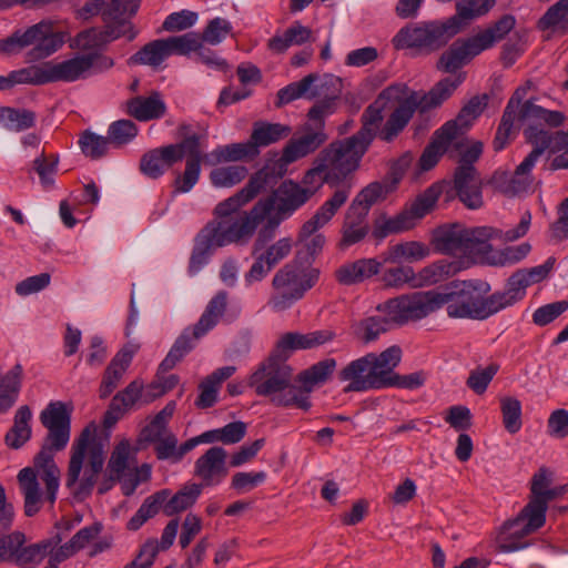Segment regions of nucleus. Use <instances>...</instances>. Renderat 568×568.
I'll list each match as a JSON object with an SVG mask.
<instances>
[{"label": "nucleus", "mask_w": 568, "mask_h": 568, "mask_svg": "<svg viewBox=\"0 0 568 568\" xmlns=\"http://www.w3.org/2000/svg\"><path fill=\"white\" fill-rule=\"evenodd\" d=\"M40 422L48 433L33 458L34 467L22 468L17 477L27 517L38 514L43 501L51 506L55 503L61 473L54 454L67 447L71 436V412L63 402L49 403L40 414Z\"/></svg>", "instance_id": "f257e3e1"}, {"label": "nucleus", "mask_w": 568, "mask_h": 568, "mask_svg": "<svg viewBox=\"0 0 568 568\" xmlns=\"http://www.w3.org/2000/svg\"><path fill=\"white\" fill-rule=\"evenodd\" d=\"M491 287L481 280L454 281L444 290L414 292L422 320L446 306L450 318L484 321L495 315L494 305L488 295Z\"/></svg>", "instance_id": "f03ea898"}, {"label": "nucleus", "mask_w": 568, "mask_h": 568, "mask_svg": "<svg viewBox=\"0 0 568 568\" xmlns=\"http://www.w3.org/2000/svg\"><path fill=\"white\" fill-rule=\"evenodd\" d=\"M97 425L90 423L82 429L71 448L65 486L79 501L91 496L103 469L104 446L97 437Z\"/></svg>", "instance_id": "7ed1b4c3"}, {"label": "nucleus", "mask_w": 568, "mask_h": 568, "mask_svg": "<svg viewBox=\"0 0 568 568\" xmlns=\"http://www.w3.org/2000/svg\"><path fill=\"white\" fill-rule=\"evenodd\" d=\"M293 369L273 352L250 376L248 385L256 395L270 397L276 406H295L303 410L311 407L305 392L292 384Z\"/></svg>", "instance_id": "20e7f679"}, {"label": "nucleus", "mask_w": 568, "mask_h": 568, "mask_svg": "<svg viewBox=\"0 0 568 568\" xmlns=\"http://www.w3.org/2000/svg\"><path fill=\"white\" fill-rule=\"evenodd\" d=\"M93 54H78L61 62H47L31 65L0 75V91L12 89L17 84L43 85L53 82H74L90 75L93 68Z\"/></svg>", "instance_id": "39448f33"}, {"label": "nucleus", "mask_w": 568, "mask_h": 568, "mask_svg": "<svg viewBox=\"0 0 568 568\" xmlns=\"http://www.w3.org/2000/svg\"><path fill=\"white\" fill-rule=\"evenodd\" d=\"M457 34L454 19H433L407 23L397 31L392 42L397 50L430 55L444 49Z\"/></svg>", "instance_id": "423d86ee"}, {"label": "nucleus", "mask_w": 568, "mask_h": 568, "mask_svg": "<svg viewBox=\"0 0 568 568\" xmlns=\"http://www.w3.org/2000/svg\"><path fill=\"white\" fill-rule=\"evenodd\" d=\"M379 315L368 316L359 321L354 332L365 343H371L394 325L403 326L409 322L422 320L415 293H406L379 303L376 306Z\"/></svg>", "instance_id": "0eeeda50"}, {"label": "nucleus", "mask_w": 568, "mask_h": 568, "mask_svg": "<svg viewBox=\"0 0 568 568\" xmlns=\"http://www.w3.org/2000/svg\"><path fill=\"white\" fill-rule=\"evenodd\" d=\"M227 292H217L207 303L204 312L193 326H187L178 336L165 358L159 365V373L175 367L196 345L197 341L213 329L224 315L227 306Z\"/></svg>", "instance_id": "6e6552de"}, {"label": "nucleus", "mask_w": 568, "mask_h": 568, "mask_svg": "<svg viewBox=\"0 0 568 568\" xmlns=\"http://www.w3.org/2000/svg\"><path fill=\"white\" fill-rule=\"evenodd\" d=\"M371 144L356 133L332 142L322 151L323 160L326 162L325 183L337 186L341 182H353L352 174L359 168L361 160Z\"/></svg>", "instance_id": "1a4fd4ad"}, {"label": "nucleus", "mask_w": 568, "mask_h": 568, "mask_svg": "<svg viewBox=\"0 0 568 568\" xmlns=\"http://www.w3.org/2000/svg\"><path fill=\"white\" fill-rule=\"evenodd\" d=\"M273 206V199L260 200L248 212H242L232 219L212 220L204 229L220 247L230 244H246Z\"/></svg>", "instance_id": "9d476101"}, {"label": "nucleus", "mask_w": 568, "mask_h": 568, "mask_svg": "<svg viewBox=\"0 0 568 568\" xmlns=\"http://www.w3.org/2000/svg\"><path fill=\"white\" fill-rule=\"evenodd\" d=\"M393 356L388 347L378 355L368 353L348 363L338 372V379L348 382L344 392L383 389L386 369H389L390 364L393 365L395 362Z\"/></svg>", "instance_id": "9b49d317"}, {"label": "nucleus", "mask_w": 568, "mask_h": 568, "mask_svg": "<svg viewBox=\"0 0 568 568\" xmlns=\"http://www.w3.org/2000/svg\"><path fill=\"white\" fill-rule=\"evenodd\" d=\"M30 45H33L29 52L30 60H41L57 52L63 45V38L53 31L51 22L41 21L0 39V54H16Z\"/></svg>", "instance_id": "f8f14e48"}, {"label": "nucleus", "mask_w": 568, "mask_h": 568, "mask_svg": "<svg viewBox=\"0 0 568 568\" xmlns=\"http://www.w3.org/2000/svg\"><path fill=\"white\" fill-rule=\"evenodd\" d=\"M318 280V271L305 272L297 263H287L282 266L272 280V287L276 292L270 300L275 311H284L312 288Z\"/></svg>", "instance_id": "ddd939ff"}, {"label": "nucleus", "mask_w": 568, "mask_h": 568, "mask_svg": "<svg viewBox=\"0 0 568 568\" xmlns=\"http://www.w3.org/2000/svg\"><path fill=\"white\" fill-rule=\"evenodd\" d=\"M449 270L450 265L442 261L424 267L418 274H415L413 267L402 265L385 270L382 274V282L386 287L392 288L405 286L416 288L443 281L449 274Z\"/></svg>", "instance_id": "4468645a"}, {"label": "nucleus", "mask_w": 568, "mask_h": 568, "mask_svg": "<svg viewBox=\"0 0 568 568\" xmlns=\"http://www.w3.org/2000/svg\"><path fill=\"white\" fill-rule=\"evenodd\" d=\"M405 93L406 87L402 84H393L385 88L363 112L361 116L362 128L356 134L372 143L383 122L384 110L393 106Z\"/></svg>", "instance_id": "2eb2a0df"}, {"label": "nucleus", "mask_w": 568, "mask_h": 568, "mask_svg": "<svg viewBox=\"0 0 568 568\" xmlns=\"http://www.w3.org/2000/svg\"><path fill=\"white\" fill-rule=\"evenodd\" d=\"M292 248V239L282 237L266 245L265 248L256 255H253L255 261L244 275L246 285L263 281L278 263L291 254Z\"/></svg>", "instance_id": "dca6fc26"}, {"label": "nucleus", "mask_w": 568, "mask_h": 568, "mask_svg": "<svg viewBox=\"0 0 568 568\" xmlns=\"http://www.w3.org/2000/svg\"><path fill=\"white\" fill-rule=\"evenodd\" d=\"M313 91H321V98L308 111L310 123L324 130L325 118L333 114L337 108V101L342 93V81L333 74L320 78Z\"/></svg>", "instance_id": "f3484780"}, {"label": "nucleus", "mask_w": 568, "mask_h": 568, "mask_svg": "<svg viewBox=\"0 0 568 568\" xmlns=\"http://www.w3.org/2000/svg\"><path fill=\"white\" fill-rule=\"evenodd\" d=\"M544 524L534 523L531 513L526 511L525 506L515 519L504 524L497 539L498 549L503 552H511L526 548L528 542L525 537L542 527Z\"/></svg>", "instance_id": "a211bd4d"}, {"label": "nucleus", "mask_w": 568, "mask_h": 568, "mask_svg": "<svg viewBox=\"0 0 568 568\" xmlns=\"http://www.w3.org/2000/svg\"><path fill=\"white\" fill-rule=\"evenodd\" d=\"M353 182H341L332 194L315 212V214L306 221L301 231L300 239H306L313 235L318 229L326 225L337 213V211L346 203L353 189Z\"/></svg>", "instance_id": "6ab92c4d"}, {"label": "nucleus", "mask_w": 568, "mask_h": 568, "mask_svg": "<svg viewBox=\"0 0 568 568\" xmlns=\"http://www.w3.org/2000/svg\"><path fill=\"white\" fill-rule=\"evenodd\" d=\"M334 338L335 333L331 329H320L306 334L288 332L277 341L273 353L286 362L294 351L316 348L332 342Z\"/></svg>", "instance_id": "aec40b11"}, {"label": "nucleus", "mask_w": 568, "mask_h": 568, "mask_svg": "<svg viewBox=\"0 0 568 568\" xmlns=\"http://www.w3.org/2000/svg\"><path fill=\"white\" fill-rule=\"evenodd\" d=\"M227 453L223 447L213 446L194 464V475L202 479V488L219 485L227 476Z\"/></svg>", "instance_id": "412c9836"}, {"label": "nucleus", "mask_w": 568, "mask_h": 568, "mask_svg": "<svg viewBox=\"0 0 568 568\" xmlns=\"http://www.w3.org/2000/svg\"><path fill=\"white\" fill-rule=\"evenodd\" d=\"M182 146L183 144H168L145 152L140 160L141 172L150 179H159L183 160Z\"/></svg>", "instance_id": "4be33fe9"}, {"label": "nucleus", "mask_w": 568, "mask_h": 568, "mask_svg": "<svg viewBox=\"0 0 568 568\" xmlns=\"http://www.w3.org/2000/svg\"><path fill=\"white\" fill-rule=\"evenodd\" d=\"M481 52L474 37L457 39L440 54L436 68L442 72L456 73Z\"/></svg>", "instance_id": "5701e85b"}, {"label": "nucleus", "mask_w": 568, "mask_h": 568, "mask_svg": "<svg viewBox=\"0 0 568 568\" xmlns=\"http://www.w3.org/2000/svg\"><path fill=\"white\" fill-rule=\"evenodd\" d=\"M141 0H90L79 10L82 19H89L99 13L104 22L129 14L134 16L140 8Z\"/></svg>", "instance_id": "b1692460"}, {"label": "nucleus", "mask_w": 568, "mask_h": 568, "mask_svg": "<svg viewBox=\"0 0 568 568\" xmlns=\"http://www.w3.org/2000/svg\"><path fill=\"white\" fill-rule=\"evenodd\" d=\"M327 140V134L323 129L316 128L308 123L305 126V133L297 138L292 139L283 149L281 161L284 164H290L296 160L306 156L316 151Z\"/></svg>", "instance_id": "393cba45"}, {"label": "nucleus", "mask_w": 568, "mask_h": 568, "mask_svg": "<svg viewBox=\"0 0 568 568\" xmlns=\"http://www.w3.org/2000/svg\"><path fill=\"white\" fill-rule=\"evenodd\" d=\"M396 103L397 106L379 131V138L385 142L393 141L408 124L415 111L419 109L418 95L415 92L408 97L404 94Z\"/></svg>", "instance_id": "a878e982"}, {"label": "nucleus", "mask_w": 568, "mask_h": 568, "mask_svg": "<svg viewBox=\"0 0 568 568\" xmlns=\"http://www.w3.org/2000/svg\"><path fill=\"white\" fill-rule=\"evenodd\" d=\"M501 237V231L491 226L466 227L464 241V256L487 263L493 254V239Z\"/></svg>", "instance_id": "bb28decb"}, {"label": "nucleus", "mask_w": 568, "mask_h": 568, "mask_svg": "<svg viewBox=\"0 0 568 568\" xmlns=\"http://www.w3.org/2000/svg\"><path fill=\"white\" fill-rule=\"evenodd\" d=\"M316 187H306L301 184L287 180L284 181L273 196L274 206H278L281 213L292 215L295 211L302 207L315 194Z\"/></svg>", "instance_id": "cd10ccee"}, {"label": "nucleus", "mask_w": 568, "mask_h": 568, "mask_svg": "<svg viewBox=\"0 0 568 568\" xmlns=\"http://www.w3.org/2000/svg\"><path fill=\"white\" fill-rule=\"evenodd\" d=\"M142 390L143 383L134 379L124 389L116 393L104 413L103 426L113 427L140 399L143 400Z\"/></svg>", "instance_id": "c85d7f7f"}, {"label": "nucleus", "mask_w": 568, "mask_h": 568, "mask_svg": "<svg viewBox=\"0 0 568 568\" xmlns=\"http://www.w3.org/2000/svg\"><path fill=\"white\" fill-rule=\"evenodd\" d=\"M456 139V123L446 122L435 131L430 143L425 148L419 158V168L422 171L433 169L439 161V158L447 151L450 143Z\"/></svg>", "instance_id": "c756f323"}, {"label": "nucleus", "mask_w": 568, "mask_h": 568, "mask_svg": "<svg viewBox=\"0 0 568 568\" xmlns=\"http://www.w3.org/2000/svg\"><path fill=\"white\" fill-rule=\"evenodd\" d=\"M125 112L141 122L161 119L166 112V104L158 91L149 97L138 95L125 102Z\"/></svg>", "instance_id": "7c9ffc66"}, {"label": "nucleus", "mask_w": 568, "mask_h": 568, "mask_svg": "<svg viewBox=\"0 0 568 568\" xmlns=\"http://www.w3.org/2000/svg\"><path fill=\"white\" fill-rule=\"evenodd\" d=\"M552 484V471L542 466L534 474L530 480L531 498L526 505V511L532 515L536 524L545 523L544 497Z\"/></svg>", "instance_id": "2f4dec72"}, {"label": "nucleus", "mask_w": 568, "mask_h": 568, "mask_svg": "<svg viewBox=\"0 0 568 568\" xmlns=\"http://www.w3.org/2000/svg\"><path fill=\"white\" fill-rule=\"evenodd\" d=\"M135 351L133 346L123 347L112 358L100 385L99 393L101 398H106L118 387L123 374L132 362Z\"/></svg>", "instance_id": "473e14b6"}, {"label": "nucleus", "mask_w": 568, "mask_h": 568, "mask_svg": "<svg viewBox=\"0 0 568 568\" xmlns=\"http://www.w3.org/2000/svg\"><path fill=\"white\" fill-rule=\"evenodd\" d=\"M535 164L536 161L526 156L511 176L507 178L506 174H503L499 179L495 178L499 191L507 196H515L527 192L534 182L531 170Z\"/></svg>", "instance_id": "72a5a7b5"}, {"label": "nucleus", "mask_w": 568, "mask_h": 568, "mask_svg": "<svg viewBox=\"0 0 568 568\" xmlns=\"http://www.w3.org/2000/svg\"><path fill=\"white\" fill-rule=\"evenodd\" d=\"M466 226L460 223L445 224L434 231L433 244L443 254L464 255Z\"/></svg>", "instance_id": "f704fd0d"}, {"label": "nucleus", "mask_w": 568, "mask_h": 568, "mask_svg": "<svg viewBox=\"0 0 568 568\" xmlns=\"http://www.w3.org/2000/svg\"><path fill=\"white\" fill-rule=\"evenodd\" d=\"M389 353L394 355L395 358L394 364H390V368L386 369V376L384 379L383 388L388 387H398L405 389H417L424 386L427 379V373L424 371H417L407 375H399L394 372V369L398 366L402 359V349L397 345H393L389 347Z\"/></svg>", "instance_id": "c9c22d12"}, {"label": "nucleus", "mask_w": 568, "mask_h": 568, "mask_svg": "<svg viewBox=\"0 0 568 568\" xmlns=\"http://www.w3.org/2000/svg\"><path fill=\"white\" fill-rule=\"evenodd\" d=\"M528 282L521 272L516 271L507 280L505 290L498 291L490 294L491 303L494 305L495 313L513 306L517 302L521 301L526 295Z\"/></svg>", "instance_id": "e433bc0d"}, {"label": "nucleus", "mask_w": 568, "mask_h": 568, "mask_svg": "<svg viewBox=\"0 0 568 568\" xmlns=\"http://www.w3.org/2000/svg\"><path fill=\"white\" fill-rule=\"evenodd\" d=\"M368 214L348 206L342 225L341 246L348 247L363 241L369 232Z\"/></svg>", "instance_id": "4c0bfd02"}, {"label": "nucleus", "mask_w": 568, "mask_h": 568, "mask_svg": "<svg viewBox=\"0 0 568 568\" xmlns=\"http://www.w3.org/2000/svg\"><path fill=\"white\" fill-rule=\"evenodd\" d=\"M442 193L443 185L440 183H434L418 194L414 201L402 211L403 215H406L407 222L412 223V229L415 226L416 221L433 211Z\"/></svg>", "instance_id": "58836bf2"}, {"label": "nucleus", "mask_w": 568, "mask_h": 568, "mask_svg": "<svg viewBox=\"0 0 568 568\" xmlns=\"http://www.w3.org/2000/svg\"><path fill=\"white\" fill-rule=\"evenodd\" d=\"M465 73L460 72L454 78H445L438 81L428 93L418 98L419 110L422 112L439 106L449 99L454 91L465 81Z\"/></svg>", "instance_id": "ea45409f"}, {"label": "nucleus", "mask_w": 568, "mask_h": 568, "mask_svg": "<svg viewBox=\"0 0 568 568\" xmlns=\"http://www.w3.org/2000/svg\"><path fill=\"white\" fill-rule=\"evenodd\" d=\"M312 30L295 21L282 34H275L267 41V49L273 53H284L292 45H302L312 39Z\"/></svg>", "instance_id": "a19ab883"}, {"label": "nucleus", "mask_w": 568, "mask_h": 568, "mask_svg": "<svg viewBox=\"0 0 568 568\" xmlns=\"http://www.w3.org/2000/svg\"><path fill=\"white\" fill-rule=\"evenodd\" d=\"M260 151L252 145L251 141L220 145L205 155V163L216 165L222 162H235L244 159H254Z\"/></svg>", "instance_id": "79ce46f5"}, {"label": "nucleus", "mask_w": 568, "mask_h": 568, "mask_svg": "<svg viewBox=\"0 0 568 568\" xmlns=\"http://www.w3.org/2000/svg\"><path fill=\"white\" fill-rule=\"evenodd\" d=\"M192 153H187L185 170L178 174L174 180V193H187L199 182L201 175V163L205 162V155L196 151V142L190 141Z\"/></svg>", "instance_id": "37998d69"}, {"label": "nucleus", "mask_w": 568, "mask_h": 568, "mask_svg": "<svg viewBox=\"0 0 568 568\" xmlns=\"http://www.w3.org/2000/svg\"><path fill=\"white\" fill-rule=\"evenodd\" d=\"M291 132V128L285 124L256 121L253 123L250 141L260 151V148L268 146L287 138Z\"/></svg>", "instance_id": "c03bdc74"}, {"label": "nucleus", "mask_w": 568, "mask_h": 568, "mask_svg": "<svg viewBox=\"0 0 568 568\" xmlns=\"http://www.w3.org/2000/svg\"><path fill=\"white\" fill-rule=\"evenodd\" d=\"M518 120L529 124L558 128L564 123L565 115L560 111H550L535 104L531 100L525 101L519 110Z\"/></svg>", "instance_id": "a18cd8bd"}, {"label": "nucleus", "mask_w": 568, "mask_h": 568, "mask_svg": "<svg viewBox=\"0 0 568 568\" xmlns=\"http://www.w3.org/2000/svg\"><path fill=\"white\" fill-rule=\"evenodd\" d=\"M336 361L334 358H325L301 372L297 376V382L301 383L302 392H305V397L310 400V393L316 385L324 384L333 374L336 368Z\"/></svg>", "instance_id": "49530a36"}, {"label": "nucleus", "mask_w": 568, "mask_h": 568, "mask_svg": "<svg viewBox=\"0 0 568 568\" xmlns=\"http://www.w3.org/2000/svg\"><path fill=\"white\" fill-rule=\"evenodd\" d=\"M31 418L32 413L29 406L23 405L17 409L13 425L4 436V443L8 447L19 449L31 438Z\"/></svg>", "instance_id": "de8ad7c7"}, {"label": "nucleus", "mask_w": 568, "mask_h": 568, "mask_svg": "<svg viewBox=\"0 0 568 568\" xmlns=\"http://www.w3.org/2000/svg\"><path fill=\"white\" fill-rule=\"evenodd\" d=\"M320 77L315 73H311L304 77L302 80L297 82L290 83L285 88L281 89L277 92V106L291 103L292 101L306 98L308 100H313L316 97L321 95V91H313L314 87L318 82Z\"/></svg>", "instance_id": "09e8293b"}, {"label": "nucleus", "mask_w": 568, "mask_h": 568, "mask_svg": "<svg viewBox=\"0 0 568 568\" xmlns=\"http://www.w3.org/2000/svg\"><path fill=\"white\" fill-rule=\"evenodd\" d=\"M168 50L163 39L153 40L143 45L128 59L129 65H149L158 69L166 59Z\"/></svg>", "instance_id": "8fccbe9b"}, {"label": "nucleus", "mask_w": 568, "mask_h": 568, "mask_svg": "<svg viewBox=\"0 0 568 568\" xmlns=\"http://www.w3.org/2000/svg\"><path fill=\"white\" fill-rule=\"evenodd\" d=\"M22 377V366L14 365L0 379V414L7 413L17 402Z\"/></svg>", "instance_id": "3c124183"}, {"label": "nucleus", "mask_w": 568, "mask_h": 568, "mask_svg": "<svg viewBox=\"0 0 568 568\" xmlns=\"http://www.w3.org/2000/svg\"><path fill=\"white\" fill-rule=\"evenodd\" d=\"M219 247L220 246L215 244L209 232L203 227L194 240V247L189 263L190 274H196L206 265L212 253Z\"/></svg>", "instance_id": "603ef678"}, {"label": "nucleus", "mask_w": 568, "mask_h": 568, "mask_svg": "<svg viewBox=\"0 0 568 568\" xmlns=\"http://www.w3.org/2000/svg\"><path fill=\"white\" fill-rule=\"evenodd\" d=\"M496 0H463L456 4V13L447 19H454L458 33L473 19L486 14Z\"/></svg>", "instance_id": "864d4df0"}, {"label": "nucleus", "mask_w": 568, "mask_h": 568, "mask_svg": "<svg viewBox=\"0 0 568 568\" xmlns=\"http://www.w3.org/2000/svg\"><path fill=\"white\" fill-rule=\"evenodd\" d=\"M428 254L429 250L425 244L416 241L404 242L388 247L384 255V262H415L425 258Z\"/></svg>", "instance_id": "5fc2aeb1"}, {"label": "nucleus", "mask_w": 568, "mask_h": 568, "mask_svg": "<svg viewBox=\"0 0 568 568\" xmlns=\"http://www.w3.org/2000/svg\"><path fill=\"white\" fill-rule=\"evenodd\" d=\"M37 114L28 109L0 106V123L9 131L21 132L36 125Z\"/></svg>", "instance_id": "6e6d98bb"}, {"label": "nucleus", "mask_w": 568, "mask_h": 568, "mask_svg": "<svg viewBox=\"0 0 568 568\" xmlns=\"http://www.w3.org/2000/svg\"><path fill=\"white\" fill-rule=\"evenodd\" d=\"M516 20L513 16H503L491 27L473 36L481 51L491 48L497 41L501 40L515 27Z\"/></svg>", "instance_id": "4d7b16f0"}, {"label": "nucleus", "mask_w": 568, "mask_h": 568, "mask_svg": "<svg viewBox=\"0 0 568 568\" xmlns=\"http://www.w3.org/2000/svg\"><path fill=\"white\" fill-rule=\"evenodd\" d=\"M202 493V485L191 483L184 485L174 496L165 501L164 513L173 516L184 511L195 504Z\"/></svg>", "instance_id": "13d9d810"}, {"label": "nucleus", "mask_w": 568, "mask_h": 568, "mask_svg": "<svg viewBox=\"0 0 568 568\" xmlns=\"http://www.w3.org/2000/svg\"><path fill=\"white\" fill-rule=\"evenodd\" d=\"M488 95H475L460 110L457 118L455 120H450L449 122L456 123V138L464 129H468L469 125L476 120L487 106Z\"/></svg>", "instance_id": "bf43d9fd"}, {"label": "nucleus", "mask_w": 568, "mask_h": 568, "mask_svg": "<svg viewBox=\"0 0 568 568\" xmlns=\"http://www.w3.org/2000/svg\"><path fill=\"white\" fill-rule=\"evenodd\" d=\"M386 194L387 189L384 184L381 182H372L358 192L349 206L368 214L372 206L384 200Z\"/></svg>", "instance_id": "052dcab7"}, {"label": "nucleus", "mask_w": 568, "mask_h": 568, "mask_svg": "<svg viewBox=\"0 0 568 568\" xmlns=\"http://www.w3.org/2000/svg\"><path fill=\"white\" fill-rule=\"evenodd\" d=\"M282 176V173L278 175L275 174L274 169H271L268 165L264 166L255 174H253L247 184L239 191L240 195L247 203L253 200L262 190L265 189L271 182L275 181L276 178Z\"/></svg>", "instance_id": "680f3d73"}, {"label": "nucleus", "mask_w": 568, "mask_h": 568, "mask_svg": "<svg viewBox=\"0 0 568 568\" xmlns=\"http://www.w3.org/2000/svg\"><path fill=\"white\" fill-rule=\"evenodd\" d=\"M530 250L529 243H521L516 246H507L500 251H493V254L487 257V264L491 266L514 265L524 260Z\"/></svg>", "instance_id": "e2e57ef3"}, {"label": "nucleus", "mask_w": 568, "mask_h": 568, "mask_svg": "<svg viewBox=\"0 0 568 568\" xmlns=\"http://www.w3.org/2000/svg\"><path fill=\"white\" fill-rule=\"evenodd\" d=\"M568 0H559L552 4L538 21L540 30L559 28L568 31Z\"/></svg>", "instance_id": "0e129e2a"}, {"label": "nucleus", "mask_w": 568, "mask_h": 568, "mask_svg": "<svg viewBox=\"0 0 568 568\" xmlns=\"http://www.w3.org/2000/svg\"><path fill=\"white\" fill-rule=\"evenodd\" d=\"M247 173L244 165H229L214 169L210 173V180L216 187H231L242 182Z\"/></svg>", "instance_id": "69168bd1"}, {"label": "nucleus", "mask_w": 568, "mask_h": 568, "mask_svg": "<svg viewBox=\"0 0 568 568\" xmlns=\"http://www.w3.org/2000/svg\"><path fill=\"white\" fill-rule=\"evenodd\" d=\"M503 425L509 434H516L523 426L521 403L515 397H503L500 399Z\"/></svg>", "instance_id": "338daca9"}, {"label": "nucleus", "mask_w": 568, "mask_h": 568, "mask_svg": "<svg viewBox=\"0 0 568 568\" xmlns=\"http://www.w3.org/2000/svg\"><path fill=\"white\" fill-rule=\"evenodd\" d=\"M524 134L529 143L534 145L532 151L527 158L537 162L539 156L550 146L552 136L551 133L544 128V125L529 124Z\"/></svg>", "instance_id": "774afa93"}]
</instances>
